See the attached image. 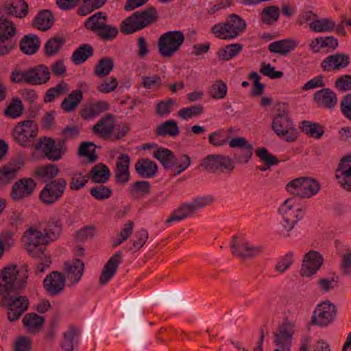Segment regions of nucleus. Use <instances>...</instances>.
I'll return each instance as SVG.
<instances>
[{"label": "nucleus", "instance_id": "nucleus-1", "mask_svg": "<svg viewBox=\"0 0 351 351\" xmlns=\"http://www.w3.org/2000/svg\"><path fill=\"white\" fill-rule=\"evenodd\" d=\"M60 229L56 226L52 231L38 230L30 228L23 236V241L26 244L28 252L34 257L40 258L37 269L43 272L51 263V258L44 254L46 245L56 240L60 234Z\"/></svg>", "mask_w": 351, "mask_h": 351}, {"label": "nucleus", "instance_id": "nucleus-2", "mask_svg": "<svg viewBox=\"0 0 351 351\" xmlns=\"http://www.w3.org/2000/svg\"><path fill=\"white\" fill-rule=\"evenodd\" d=\"M278 211L282 219L281 221L282 232L286 236L289 235V232L294 228L305 215L303 206L295 197L285 199L280 205Z\"/></svg>", "mask_w": 351, "mask_h": 351}, {"label": "nucleus", "instance_id": "nucleus-3", "mask_svg": "<svg viewBox=\"0 0 351 351\" xmlns=\"http://www.w3.org/2000/svg\"><path fill=\"white\" fill-rule=\"evenodd\" d=\"M271 128L278 137L287 142H293L297 138L296 129L289 116L288 108L285 105L276 106Z\"/></svg>", "mask_w": 351, "mask_h": 351}, {"label": "nucleus", "instance_id": "nucleus-4", "mask_svg": "<svg viewBox=\"0 0 351 351\" xmlns=\"http://www.w3.org/2000/svg\"><path fill=\"white\" fill-rule=\"evenodd\" d=\"M157 19L156 10L153 7H149L134 12L131 16L123 20L121 24L120 29L124 34H133L154 23Z\"/></svg>", "mask_w": 351, "mask_h": 351}, {"label": "nucleus", "instance_id": "nucleus-5", "mask_svg": "<svg viewBox=\"0 0 351 351\" xmlns=\"http://www.w3.org/2000/svg\"><path fill=\"white\" fill-rule=\"evenodd\" d=\"M246 27L245 21L238 14H234L226 21L215 24L210 32L219 39L231 40L241 35Z\"/></svg>", "mask_w": 351, "mask_h": 351}, {"label": "nucleus", "instance_id": "nucleus-6", "mask_svg": "<svg viewBox=\"0 0 351 351\" xmlns=\"http://www.w3.org/2000/svg\"><path fill=\"white\" fill-rule=\"evenodd\" d=\"M184 41V33L181 31H169L162 34L158 41V49L163 58H171L178 51Z\"/></svg>", "mask_w": 351, "mask_h": 351}, {"label": "nucleus", "instance_id": "nucleus-7", "mask_svg": "<svg viewBox=\"0 0 351 351\" xmlns=\"http://www.w3.org/2000/svg\"><path fill=\"white\" fill-rule=\"evenodd\" d=\"M1 305L8 307V318L10 322L17 320L29 306L25 296L19 295L17 291L2 294Z\"/></svg>", "mask_w": 351, "mask_h": 351}, {"label": "nucleus", "instance_id": "nucleus-8", "mask_svg": "<svg viewBox=\"0 0 351 351\" xmlns=\"http://www.w3.org/2000/svg\"><path fill=\"white\" fill-rule=\"evenodd\" d=\"M288 192L302 198H310L316 195L319 189V184L309 178H299L289 182L286 186Z\"/></svg>", "mask_w": 351, "mask_h": 351}, {"label": "nucleus", "instance_id": "nucleus-9", "mask_svg": "<svg viewBox=\"0 0 351 351\" xmlns=\"http://www.w3.org/2000/svg\"><path fill=\"white\" fill-rule=\"evenodd\" d=\"M38 130V126L34 121H23L14 127L13 136L20 145L29 147L37 136Z\"/></svg>", "mask_w": 351, "mask_h": 351}, {"label": "nucleus", "instance_id": "nucleus-10", "mask_svg": "<svg viewBox=\"0 0 351 351\" xmlns=\"http://www.w3.org/2000/svg\"><path fill=\"white\" fill-rule=\"evenodd\" d=\"M337 315L336 306L328 300L318 304L313 312L311 323L320 327L328 326Z\"/></svg>", "mask_w": 351, "mask_h": 351}, {"label": "nucleus", "instance_id": "nucleus-11", "mask_svg": "<svg viewBox=\"0 0 351 351\" xmlns=\"http://www.w3.org/2000/svg\"><path fill=\"white\" fill-rule=\"evenodd\" d=\"M66 186L64 178H58L47 184L40 191L39 199L45 205L57 202L62 196Z\"/></svg>", "mask_w": 351, "mask_h": 351}, {"label": "nucleus", "instance_id": "nucleus-12", "mask_svg": "<svg viewBox=\"0 0 351 351\" xmlns=\"http://www.w3.org/2000/svg\"><path fill=\"white\" fill-rule=\"evenodd\" d=\"M16 34V27L12 21L0 14V56L9 53L14 47L12 38Z\"/></svg>", "mask_w": 351, "mask_h": 351}, {"label": "nucleus", "instance_id": "nucleus-13", "mask_svg": "<svg viewBox=\"0 0 351 351\" xmlns=\"http://www.w3.org/2000/svg\"><path fill=\"white\" fill-rule=\"evenodd\" d=\"M36 187V183L32 178L20 179L13 184L10 197L14 202H22L33 194Z\"/></svg>", "mask_w": 351, "mask_h": 351}, {"label": "nucleus", "instance_id": "nucleus-14", "mask_svg": "<svg viewBox=\"0 0 351 351\" xmlns=\"http://www.w3.org/2000/svg\"><path fill=\"white\" fill-rule=\"evenodd\" d=\"M17 275L18 270L16 266H8L1 271L0 274V293L18 291L23 287V284L18 285Z\"/></svg>", "mask_w": 351, "mask_h": 351}, {"label": "nucleus", "instance_id": "nucleus-15", "mask_svg": "<svg viewBox=\"0 0 351 351\" xmlns=\"http://www.w3.org/2000/svg\"><path fill=\"white\" fill-rule=\"evenodd\" d=\"M201 165L209 172L232 171L234 168L233 160L221 155H209L202 161Z\"/></svg>", "mask_w": 351, "mask_h": 351}, {"label": "nucleus", "instance_id": "nucleus-16", "mask_svg": "<svg viewBox=\"0 0 351 351\" xmlns=\"http://www.w3.org/2000/svg\"><path fill=\"white\" fill-rule=\"evenodd\" d=\"M230 248L234 256L242 258L254 256L261 252L260 247L252 245L241 235L233 237Z\"/></svg>", "mask_w": 351, "mask_h": 351}, {"label": "nucleus", "instance_id": "nucleus-17", "mask_svg": "<svg viewBox=\"0 0 351 351\" xmlns=\"http://www.w3.org/2000/svg\"><path fill=\"white\" fill-rule=\"evenodd\" d=\"M323 263L322 256L317 251L311 250L304 257L301 269L303 276L310 277L315 274Z\"/></svg>", "mask_w": 351, "mask_h": 351}, {"label": "nucleus", "instance_id": "nucleus-18", "mask_svg": "<svg viewBox=\"0 0 351 351\" xmlns=\"http://www.w3.org/2000/svg\"><path fill=\"white\" fill-rule=\"evenodd\" d=\"M335 177L341 186L346 190H351V156H346L342 158L335 171Z\"/></svg>", "mask_w": 351, "mask_h": 351}, {"label": "nucleus", "instance_id": "nucleus-19", "mask_svg": "<svg viewBox=\"0 0 351 351\" xmlns=\"http://www.w3.org/2000/svg\"><path fill=\"white\" fill-rule=\"evenodd\" d=\"M121 262L122 253L121 251H117L110 258L101 270L99 279V283L101 285H106L113 278Z\"/></svg>", "mask_w": 351, "mask_h": 351}, {"label": "nucleus", "instance_id": "nucleus-20", "mask_svg": "<svg viewBox=\"0 0 351 351\" xmlns=\"http://www.w3.org/2000/svg\"><path fill=\"white\" fill-rule=\"evenodd\" d=\"M44 288L51 295L59 294L64 288L65 278L57 271H53L47 275L43 280Z\"/></svg>", "mask_w": 351, "mask_h": 351}, {"label": "nucleus", "instance_id": "nucleus-21", "mask_svg": "<svg viewBox=\"0 0 351 351\" xmlns=\"http://www.w3.org/2000/svg\"><path fill=\"white\" fill-rule=\"evenodd\" d=\"M350 57L343 53H335L325 58L322 62V68L325 71L341 70L349 64Z\"/></svg>", "mask_w": 351, "mask_h": 351}, {"label": "nucleus", "instance_id": "nucleus-22", "mask_svg": "<svg viewBox=\"0 0 351 351\" xmlns=\"http://www.w3.org/2000/svg\"><path fill=\"white\" fill-rule=\"evenodd\" d=\"M114 129V119L112 114H108L101 117L92 128L93 132L104 138L108 139L112 136Z\"/></svg>", "mask_w": 351, "mask_h": 351}, {"label": "nucleus", "instance_id": "nucleus-23", "mask_svg": "<svg viewBox=\"0 0 351 351\" xmlns=\"http://www.w3.org/2000/svg\"><path fill=\"white\" fill-rule=\"evenodd\" d=\"M35 149L44 152L47 157L53 161L58 160L62 155L61 149L58 147L54 141L50 138H40L35 145Z\"/></svg>", "mask_w": 351, "mask_h": 351}, {"label": "nucleus", "instance_id": "nucleus-24", "mask_svg": "<svg viewBox=\"0 0 351 351\" xmlns=\"http://www.w3.org/2000/svg\"><path fill=\"white\" fill-rule=\"evenodd\" d=\"M28 70L29 84L42 85L50 80L51 72L45 64H38L28 69Z\"/></svg>", "mask_w": 351, "mask_h": 351}, {"label": "nucleus", "instance_id": "nucleus-25", "mask_svg": "<svg viewBox=\"0 0 351 351\" xmlns=\"http://www.w3.org/2000/svg\"><path fill=\"white\" fill-rule=\"evenodd\" d=\"M313 99L319 106L327 109L334 108L337 104V95L330 88L317 90L314 94Z\"/></svg>", "mask_w": 351, "mask_h": 351}, {"label": "nucleus", "instance_id": "nucleus-26", "mask_svg": "<svg viewBox=\"0 0 351 351\" xmlns=\"http://www.w3.org/2000/svg\"><path fill=\"white\" fill-rule=\"evenodd\" d=\"M130 158L128 154H121L117 158L115 177L117 182L126 183L129 180Z\"/></svg>", "mask_w": 351, "mask_h": 351}, {"label": "nucleus", "instance_id": "nucleus-27", "mask_svg": "<svg viewBox=\"0 0 351 351\" xmlns=\"http://www.w3.org/2000/svg\"><path fill=\"white\" fill-rule=\"evenodd\" d=\"M298 45V40L286 38L271 43L268 45V49L271 53L285 56L293 51Z\"/></svg>", "mask_w": 351, "mask_h": 351}, {"label": "nucleus", "instance_id": "nucleus-28", "mask_svg": "<svg viewBox=\"0 0 351 351\" xmlns=\"http://www.w3.org/2000/svg\"><path fill=\"white\" fill-rule=\"evenodd\" d=\"M84 268V263L80 259H74L64 263V271L66 277L72 283L80 281L83 274Z\"/></svg>", "mask_w": 351, "mask_h": 351}, {"label": "nucleus", "instance_id": "nucleus-29", "mask_svg": "<svg viewBox=\"0 0 351 351\" xmlns=\"http://www.w3.org/2000/svg\"><path fill=\"white\" fill-rule=\"evenodd\" d=\"M6 13L12 16L23 19L29 13V7L24 0H10L5 5Z\"/></svg>", "mask_w": 351, "mask_h": 351}, {"label": "nucleus", "instance_id": "nucleus-30", "mask_svg": "<svg viewBox=\"0 0 351 351\" xmlns=\"http://www.w3.org/2000/svg\"><path fill=\"white\" fill-rule=\"evenodd\" d=\"M136 172L142 178H151L158 171V166L155 162L148 158L138 160L135 164Z\"/></svg>", "mask_w": 351, "mask_h": 351}, {"label": "nucleus", "instance_id": "nucleus-31", "mask_svg": "<svg viewBox=\"0 0 351 351\" xmlns=\"http://www.w3.org/2000/svg\"><path fill=\"white\" fill-rule=\"evenodd\" d=\"M53 23V16L49 10H42L35 16L32 25L34 27L45 32L49 29Z\"/></svg>", "mask_w": 351, "mask_h": 351}, {"label": "nucleus", "instance_id": "nucleus-32", "mask_svg": "<svg viewBox=\"0 0 351 351\" xmlns=\"http://www.w3.org/2000/svg\"><path fill=\"white\" fill-rule=\"evenodd\" d=\"M108 109L109 104L107 101H97L84 108L81 112V116L84 119H90L98 117Z\"/></svg>", "mask_w": 351, "mask_h": 351}, {"label": "nucleus", "instance_id": "nucleus-33", "mask_svg": "<svg viewBox=\"0 0 351 351\" xmlns=\"http://www.w3.org/2000/svg\"><path fill=\"white\" fill-rule=\"evenodd\" d=\"M292 343V333L281 328L274 336V351H289Z\"/></svg>", "mask_w": 351, "mask_h": 351}, {"label": "nucleus", "instance_id": "nucleus-34", "mask_svg": "<svg viewBox=\"0 0 351 351\" xmlns=\"http://www.w3.org/2000/svg\"><path fill=\"white\" fill-rule=\"evenodd\" d=\"M23 322L29 333L35 334L43 328L44 317L34 313H27L23 317Z\"/></svg>", "mask_w": 351, "mask_h": 351}, {"label": "nucleus", "instance_id": "nucleus-35", "mask_svg": "<svg viewBox=\"0 0 351 351\" xmlns=\"http://www.w3.org/2000/svg\"><path fill=\"white\" fill-rule=\"evenodd\" d=\"M195 212L191 202L183 204L167 219L165 223L171 225L173 223L180 221L189 217Z\"/></svg>", "mask_w": 351, "mask_h": 351}, {"label": "nucleus", "instance_id": "nucleus-36", "mask_svg": "<svg viewBox=\"0 0 351 351\" xmlns=\"http://www.w3.org/2000/svg\"><path fill=\"white\" fill-rule=\"evenodd\" d=\"M156 134L162 136H176L180 134L178 123L174 120H167L157 126Z\"/></svg>", "mask_w": 351, "mask_h": 351}, {"label": "nucleus", "instance_id": "nucleus-37", "mask_svg": "<svg viewBox=\"0 0 351 351\" xmlns=\"http://www.w3.org/2000/svg\"><path fill=\"white\" fill-rule=\"evenodd\" d=\"M153 156L159 160L165 169H171L174 166L175 156L168 149L158 148L154 152Z\"/></svg>", "mask_w": 351, "mask_h": 351}, {"label": "nucleus", "instance_id": "nucleus-38", "mask_svg": "<svg viewBox=\"0 0 351 351\" xmlns=\"http://www.w3.org/2000/svg\"><path fill=\"white\" fill-rule=\"evenodd\" d=\"M40 47V40L34 35L25 36L20 43L21 50L28 55L35 53Z\"/></svg>", "mask_w": 351, "mask_h": 351}, {"label": "nucleus", "instance_id": "nucleus-39", "mask_svg": "<svg viewBox=\"0 0 351 351\" xmlns=\"http://www.w3.org/2000/svg\"><path fill=\"white\" fill-rule=\"evenodd\" d=\"M24 111L22 101L17 97L12 98L8 106L4 110L5 117L16 119L20 117Z\"/></svg>", "mask_w": 351, "mask_h": 351}, {"label": "nucleus", "instance_id": "nucleus-40", "mask_svg": "<svg viewBox=\"0 0 351 351\" xmlns=\"http://www.w3.org/2000/svg\"><path fill=\"white\" fill-rule=\"evenodd\" d=\"M61 347L64 351H74L78 347V335L75 328H69L64 333Z\"/></svg>", "mask_w": 351, "mask_h": 351}, {"label": "nucleus", "instance_id": "nucleus-41", "mask_svg": "<svg viewBox=\"0 0 351 351\" xmlns=\"http://www.w3.org/2000/svg\"><path fill=\"white\" fill-rule=\"evenodd\" d=\"M303 132L311 138L319 139L324 133V127L320 124L309 121H304L301 123Z\"/></svg>", "mask_w": 351, "mask_h": 351}, {"label": "nucleus", "instance_id": "nucleus-42", "mask_svg": "<svg viewBox=\"0 0 351 351\" xmlns=\"http://www.w3.org/2000/svg\"><path fill=\"white\" fill-rule=\"evenodd\" d=\"M83 95L81 90L72 91L61 104L62 108L66 112L73 111L82 101Z\"/></svg>", "mask_w": 351, "mask_h": 351}, {"label": "nucleus", "instance_id": "nucleus-43", "mask_svg": "<svg viewBox=\"0 0 351 351\" xmlns=\"http://www.w3.org/2000/svg\"><path fill=\"white\" fill-rule=\"evenodd\" d=\"M93 52V47L90 45H82L73 52L71 57L72 61L75 64H80L92 56Z\"/></svg>", "mask_w": 351, "mask_h": 351}, {"label": "nucleus", "instance_id": "nucleus-44", "mask_svg": "<svg viewBox=\"0 0 351 351\" xmlns=\"http://www.w3.org/2000/svg\"><path fill=\"white\" fill-rule=\"evenodd\" d=\"M280 15L279 8L275 5L267 6L261 13V21L263 24L271 25L276 22Z\"/></svg>", "mask_w": 351, "mask_h": 351}, {"label": "nucleus", "instance_id": "nucleus-45", "mask_svg": "<svg viewBox=\"0 0 351 351\" xmlns=\"http://www.w3.org/2000/svg\"><path fill=\"white\" fill-rule=\"evenodd\" d=\"M335 25V23L332 19L324 18L313 21L309 24V27L315 32H324L332 30Z\"/></svg>", "mask_w": 351, "mask_h": 351}, {"label": "nucleus", "instance_id": "nucleus-46", "mask_svg": "<svg viewBox=\"0 0 351 351\" xmlns=\"http://www.w3.org/2000/svg\"><path fill=\"white\" fill-rule=\"evenodd\" d=\"M109 169L104 165L99 164L92 168L90 176L94 182L104 183L109 179Z\"/></svg>", "mask_w": 351, "mask_h": 351}, {"label": "nucleus", "instance_id": "nucleus-47", "mask_svg": "<svg viewBox=\"0 0 351 351\" xmlns=\"http://www.w3.org/2000/svg\"><path fill=\"white\" fill-rule=\"evenodd\" d=\"M114 66V62L111 58H101L95 68V73L99 77L107 76L112 71Z\"/></svg>", "mask_w": 351, "mask_h": 351}, {"label": "nucleus", "instance_id": "nucleus-48", "mask_svg": "<svg viewBox=\"0 0 351 351\" xmlns=\"http://www.w3.org/2000/svg\"><path fill=\"white\" fill-rule=\"evenodd\" d=\"M59 169L56 165L49 164L36 167L34 170V175L45 179L55 178L58 173Z\"/></svg>", "mask_w": 351, "mask_h": 351}, {"label": "nucleus", "instance_id": "nucleus-49", "mask_svg": "<svg viewBox=\"0 0 351 351\" xmlns=\"http://www.w3.org/2000/svg\"><path fill=\"white\" fill-rule=\"evenodd\" d=\"M226 84L221 80L215 81L208 90L209 95L215 99H222L227 95Z\"/></svg>", "mask_w": 351, "mask_h": 351}, {"label": "nucleus", "instance_id": "nucleus-50", "mask_svg": "<svg viewBox=\"0 0 351 351\" xmlns=\"http://www.w3.org/2000/svg\"><path fill=\"white\" fill-rule=\"evenodd\" d=\"M105 23H106V16H104L101 12H99L88 19L85 22V27L95 33L99 28L104 25Z\"/></svg>", "mask_w": 351, "mask_h": 351}, {"label": "nucleus", "instance_id": "nucleus-51", "mask_svg": "<svg viewBox=\"0 0 351 351\" xmlns=\"http://www.w3.org/2000/svg\"><path fill=\"white\" fill-rule=\"evenodd\" d=\"M243 49V45L239 43L228 45L218 52V56L223 60H229L237 56Z\"/></svg>", "mask_w": 351, "mask_h": 351}, {"label": "nucleus", "instance_id": "nucleus-52", "mask_svg": "<svg viewBox=\"0 0 351 351\" xmlns=\"http://www.w3.org/2000/svg\"><path fill=\"white\" fill-rule=\"evenodd\" d=\"M204 112V107L200 105L191 106L180 109L178 112V116L185 121L196 117L202 114Z\"/></svg>", "mask_w": 351, "mask_h": 351}, {"label": "nucleus", "instance_id": "nucleus-53", "mask_svg": "<svg viewBox=\"0 0 351 351\" xmlns=\"http://www.w3.org/2000/svg\"><path fill=\"white\" fill-rule=\"evenodd\" d=\"M17 169L12 165L4 166L0 169V184H6L14 180L16 176Z\"/></svg>", "mask_w": 351, "mask_h": 351}, {"label": "nucleus", "instance_id": "nucleus-54", "mask_svg": "<svg viewBox=\"0 0 351 351\" xmlns=\"http://www.w3.org/2000/svg\"><path fill=\"white\" fill-rule=\"evenodd\" d=\"M90 195L97 200L108 199L112 195V190L106 186L99 184L90 190Z\"/></svg>", "mask_w": 351, "mask_h": 351}, {"label": "nucleus", "instance_id": "nucleus-55", "mask_svg": "<svg viewBox=\"0 0 351 351\" xmlns=\"http://www.w3.org/2000/svg\"><path fill=\"white\" fill-rule=\"evenodd\" d=\"M175 104V99L169 98L162 100L157 104L156 113L160 117L167 116L173 111Z\"/></svg>", "mask_w": 351, "mask_h": 351}, {"label": "nucleus", "instance_id": "nucleus-56", "mask_svg": "<svg viewBox=\"0 0 351 351\" xmlns=\"http://www.w3.org/2000/svg\"><path fill=\"white\" fill-rule=\"evenodd\" d=\"M134 238L135 239L131 240L132 246L130 248V250L133 252L141 249L146 243L148 239V232L145 229H140L136 232Z\"/></svg>", "mask_w": 351, "mask_h": 351}, {"label": "nucleus", "instance_id": "nucleus-57", "mask_svg": "<svg viewBox=\"0 0 351 351\" xmlns=\"http://www.w3.org/2000/svg\"><path fill=\"white\" fill-rule=\"evenodd\" d=\"M88 180V176L83 175L82 173H75L71 176L69 187L73 191L80 190L86 184Z\"/></svg>", "mask_w": 351, "mask_h": 351}, {"label": "nucleus", "instance_id": "nucleus-58", "mask_svg": "<svg viewBox=\"0 0 351 351\" xmlns=\"http://www.w3.org/2000/svg\"><path fill=\"white\" fill-rule=\"evenodd\" d=\"M67 84L62 82L57 84L55 87L49 88L44 98L45 102H51L55 98L58 97L60 95L66 92Z\"/></svg>", "mask_w": 351, "mask_h": 351}, {"label": "nucleus", "instance_id": "nucleus-59", "mask_svg": "<svg viewBox=\"0 0 351 351\" xmlns=\"http://www.w3.org/2000/svg\"><path fill=\"white\" fill-rule=\"evenodd\" d=\"M255 153L260 160L268 167L276 165L279 162L278 158L269 153L267 149L265 147H261L256 150Z\"/></svg>", "mask_w": 351, "mask_h": 351}, {"label": "nucleus", "instance_id": "nucleus-60", "mask_svg": "<svg viewBox=\"0 0 351 351\" xmlns=\"http://www.w3.org/2000/svg\"><path fill=\"white\" fill-rule=\"evenodd\" d=\"M63 40L60 38H51L47 41L45 51L47 55L53 56L58 52L63 45Z\"/></svg>", "mask_w": 351, "mask_h": 351}, {"label": "nucleus", "instance_id": "nucleus-61", "mask_svg": "<svg viewBox=\"0 0 351 351\" xmlns=\"http://www.w3.org/2000/svg\"><path fill=\"white\" fill-rule=\"evenodd\" d=\"M95 34L104 40H111L117 36L118 29L116 27L105 23Z\"/></svg>", "mask_w": 351, "mask_h": 351}, {"label": "nucleus", "instance_id": "nucleus-62", "mask_svg": "<svg viewBox=\"0 0 351 351\" xmlns=\"http://www.w3.org/2000/svg\"><path fill=\"white\" fill-rule=\"evenodd\" d=\"M228 137L226 132L222 130H217L210 133L208 135V141L210 144L219 147L223 146L228 142Z\"/></svg>", "mask_w": 351, "mask_h": 351}, {"label": "nucleus", "instance_id": "nucleus-63", "mask_svg": "<svg viewBox=\"0 0 351 351\" xmlns=\"http://www.w3.org/2000/svg\"><path fill=\"white\" fill-rule=\"evenodd\" d=\"M150 191V184L147 181H138L133 184L130 189V193L133 196H140L147 194Z\"/></svg>", "mask_w": 351, "mask_h": 351}, {"label": "nucleus", "instance_id": "nucleus-64", "mask_svg": "<svg viewBox=\"0 0 351 351\" xmlns=\"http://www.w3.org/2000/svg\"><path fill=\"white\" fill-rule=\"evenodd\" d=\"M260 73L271 79H279L284 75L282 71H276L270 64L262 63L259 70Z\"/></svg>", "mask_w": 351, "mask_h": 351}]
</instances>
